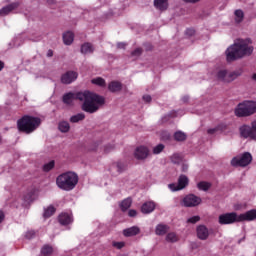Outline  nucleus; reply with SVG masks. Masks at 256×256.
Here are the masks:
<instances>
[{
	"mask_svg": "<svg viewBox=\"0 0 256 256\" xmlns=\"http://www.w3.org/2000/svg\"><path fill=\"white\" fill-rule=\"evenodd\" d=\"M64 45H73V41H75V34L71 31L64 32L62 35Z\"/></svg>",
	"mask_w": 256,
	"mask_h": 256,
	"instance_id": "20",
	"label": "nucleus"
},
{
	"mask_svg": "<svg viewBox=\"0 0 256 256\" xmlns=\"http://www.w3.org/2000/svg\"><path fill=\"white\" fill-rule=\"evenodd\" d=\"M235 15H236V23H241V21H243V17L245 16L243 13V10H236Z\"/></svg>",
	"mask_w": 256,
	"mask_h": 256,
	"instance_id": "38",
	"label": "nucleus"
},
{
	"mask_svg": "<svg viewBox=\"0 0 256 256\" xmlns=\"http://www.w3.org/2000/svg\"><path fill=\"white\" fill-rule=\"evenodd\" d=\"M256 219V209L249 210L244 214L238 216V221H255Z\"/></svg>",
	"mask_w": 256,
	"mask_h": 256,
	"instance_id": "15",
	"label": "nucleus"
},
{
	"mask_svg": "<svg viewBox=\"0 0 256 256\" xmlns=\"http://www.w3.org/2000/svg\"><path fill=\"white\" fill-rule=\"evenodd\" d=\"M42 255H52L53 254V247L50 245H44L41 249Z\"/></svg>",
	"mask_w": 256,
	"mask_h": 256,
	"instance_id": "34",
	"label": "nucleus"
},
{
	"mask_svg": "<svg viewBox=\"0 0 256 256\" xmlns=\"http://www.w3.org/2000/svg\"><path fill=\"white\" fill-rule=\"evenodd\" d=\"M171 161L175 164V165H179V163H181V161H183V157L180 156V154H173L170 157Z\"/></svg>",
	"mask_w": 256,
	"mask_h": 256,
	"instance_id": "35",
	"label": "nucleus"
},
{
	"mask_svg": "<svg viewBox=\"0 0 256 256\" xmlns=\"http://www.w3.org/2000/svg\"><path fill=\"white\" fill-rule=\"evenodd\" d=\"M3 67H5V64L2 61H0V71H3Z\"/></svg>",
	"mask_w": 256,
	"mask_h": 256,
	"instance_id": "56",
	"label": "nucleus"
},
{
	"mask_svg": "<svg viewBox=\"0 0 256 256\" xmlns=\"http://www.w3.org/2000/svg\"><path fill=\"white\" fill-rule=\"evenodd\" d=\"M240 136L243 139H253V126L243 125L239 128Z\"/></svg>",
	"mask_w": 256,
	"mask_h": 256,
	"instance_id": "14",
	"label": "nucleus"
},
{
	"mask_svg": "<svg viewBox=\"0 0 256 256\" xmlns=\"http://www.w3.org/2000/svg\"><path fill=\"white\" fill-rule=\"evenodd\" d=\"M19 131H22L23 133H33L39 125H41V118L39 117H33V116H23L20 120L17 122Z\"/></svg>",
	"mask_w": 256,
	"mask_h": 256,
	"instance_id": "4",
	"label": "nucleus"
},
{
	"mask_svg": "<svg viewBox=\"0 0 256 256\" xmlns=\"http://www.w3.org/2000/svg\"><path fill=\"white\" fill-rule=\"evenodd\" d=\"M79 77V74L75 71H68L61 76V83L64 85H71Z\"/></svg>",
	"mask_w": 256,
	"mask_h": 256,
	"instance_id": "12",
	"label": "nucleus"
},
{
	"mask_svg": "<svg viewBox=\"0 0 256 256\" xmlns=\"http://www.w3.org/2000/svg\"><path fill=\"white\" fill-rule=\"evenodd\" d=\"M253 54V46H251V40L249 39H237L226 50L227 61H237V59H243V57H249Z\"/></svg>",
	"mask_w": 256,
	"mask_h": 256,
	"instance_id": "2",
	"label": "nucleus"
},
{
	"mask_svg": "<svg viewBox=\"0 0 256 256\" xmlns=\"http://www.w3.org/2000/svg\"><path fill=\"white\" fill-rule=\"evenodd\" d=\"M241 72H229L227 70H220L217 72V79L222 83H232L237 77H240Z\"/></svg>",
	"mask_w": 256,
	"mask_h": 256,
	"instance_id": "7",
	"label": "nucleus"
},
{
	"mask_svg": "<svg viewBox=\"0 0 256 256\" xmlns=\"http://www.w3.org/2000/svg\"><path fill=\"white\" fill-rule=\"evenodd\" d=\"M0 141H1V137H0Z\"/></svg>",
	"mask_w": 256,
	"mask_h": 256,
	"instance_id": "60",
	"label": "nucleus"
},
{
	"mask_svg": "<svg viewBox=\"0 0 256 256\" xmlns=\"http://www.w3.org/2000/svg\"><path fill=\"white\" fill-rule=\"evenodd\" d=\"M139 233H141V229L138 226H132L123 230L124 237H135Z\"/></svg>",
	"mask_w": 256,
	"mask_h": 256,
	"instance_id": "17",
	"label": "nucleus"
},
{
	"mask_svg": "<svg viewBox=\"0 0 256 256\" xmlns=\"http://www.w3.org/2000/svg\"><path fill=\"white\" fill-rule=\"evenodd\" d=\"M115 147L111 144L104 146V153H110Z\"/></svg>",
	"mask_w": 256,
	"mask_h": 256,
	"instance_id": "44",
	"label": "nucleus"
},
{
	"mask_svg": "<svg viewBox=\"0 0 256 256\" xmlns=\"http://www.w3.org/2000/svg\"><path fill=\"white\" fill-rule=\"evenodd\" d=\"M70 123H79V121H85V113H78L70 117Z\"/></svg>",
	"mask_w": 256,
	"mask_h": 256,
	"instance_id": "26",
	"label": "nucleus"
},
{
	"mask_svg": "<svg viewBox=\"0 0 256 256\" xmlns=\"http://www.w3.org/2000/svg\"><path fill=\"white\" fill-rule=\"evenodd\" d=\"M236 117H251L256 113L255 101H244L237 105L234 111Z\"/></svg>",
	"mask_w": 256,
	"mask_h": 256,
	"instance_id": "5",
	"label": "nucleus"
},
{
	"mask_svg": "<svg viewBox=\"0 0 256 256\" xmlns=\"http://www.w3.org/2000/svg\"><path fill=\"white\" fill-rule=\"evenodd\" d=\"M117 47H118V49H125V47H127V44H125V43H123V42H119V43L117 44Z\"/></svg>",
	"mask_w": 256,
	"mask_h": 256,
	"instance_id": "49",
	"label": "nucleus"
},
{
	"mask_svg": "<svg viewBox=\"0 0 256 256\" xmlns=\"http://www.w3.org/2000/svg\"><path fill=\"white\" fill-rule=\"evenodd\" d=\"M252 161L253 155H251L249 152H244L232 158L230 165L232 167H247L248 165H251Z\"/></svg>",
	"mask_w": 256,
	"mask_h": 256,
	"instance_id": "6",
	"label": "nucleus"
},
{
	"mask_svg": "<svg viewBox=\"0 0 256 256\" xmlns=\"http://www.w3.org/2000/svg\"><path fill=\"white\" fill-rule=\"evenodd\" d=\"M91 83L93 85H98V87H105L106 83H105V79L101 78V77H97L91 80Z\"/></svg>",
	"mask_w": 256,
	"mask_h": 256,
	"instance_id": "33",
	"label": "nucleus"
},
{
	"mask_svg": "<svg viewBox=\"0 0 256 256\" xmlns=\"http://www.w3.org/2000/svg\"><path fill=\"white\" fill-rule=\"evenodd\" d=\"M3 219H5V214L0 211V223L3 221Z\"/></svg>",
	"mask_w": 256,
	"mask_h": 256,
	"instance_id": "52",
	"label": "nucleus"
},
{
	"mask_svg": "<svg viewBox=\"0 0 256 256\" xmlns=\"http://www.w3.org/2000/svg\"><path fill=\"white\" fill-rule=\"evenodd\" d=\"M169 231V226L165 224H159L156 226L155 233L156 235H165Z\"/></svg>",
	"mask_w": 256,
	"mask_h": 256,
	"instance_id": "25",
	"label": "nucleus"
},
{
	"mask_svg": "<svg viewBox=\"0 0 256 256\" xmlns=\"http://www.w3.org/2000/svg\"><path fill=\"white\" fill-rule=\"evenodd\" d=\"M252 80L255 81V83H256V73H254V74L252 75Z\"/></svg>",
	"mask_w": 256,
	"mask_h": 256,
	"instance_id": "57",
	"label": "nucleus"
},
{
	"mask_svg": "<svg viewBox=\"0 0 256 256\" xmlns=\"http://www.w3.org/2000/svg\"><path fill=\"white\" fill-rule=\"evenodd\" d=\"M235 221H239V217L237 213H226L219 216L220 225H231V223H235Z\"/></svg>",
	"mask_w": 256,
	"mask_h": 256,
	"instance_id": "10",
	"label": "nucleus"
},
{
	"mask_svg": "<svg viewBox=\"0 0 256 256\" xmlns=\"http://www.w3.org/2000/svg\"><path fill=\"white\" fill-rule=\"evenodd\" d=\"M169 137H171V135H169V134H166V139H169Z\"/></svg>",
	"mask_w": 256,
	"mask_h": 256,
	"instance_id": "59",
	"label": "nucleus"
},
{
	"mask_svg": "<svg viewBox=\"0 0 256 256\" xmlns=\"http://www.w3.org/2000/svg\"><path fill=\"white\" fill-rule=\"evenodd\" d=\"M53 55V50H48L47 57H51Z\"/></svg>",
	"mask_w": 256,
	"mask_h": 256,
	"instance_id": "54",
	"label": "nucleus"
},
{
	"mask_svg": "<svg viewBox=\"0 0 256 256\" xmlns=\"http://www.w3.org/2000/svg\"><path fill=\"white\" fill-rule=\"evenodd\" d=\"M166 241L168 243H177L179 241V237L175 232H170L166 235Z\"/></svg>",
	"mask_w": 256,
	"mask_h": 256,
	"instance_id": "29",
	"label": "nucleus"
},
{
	"mask_svg": "<svg viewBox=\"0 0 256 256\" xmlns=\"http://www.w3.org/2000/svg\"><path fill=\"white\" fill-rule=\"evenodd\" d=\"M199 191H209L211 189V183L206 181H201L197 184Z\"/></svg>",
	"mask_w": 256,
	"mask_h": 256,
	"instance_id": "31",
	"label": "nucleus"
},
{
	"mask_svg": "<svg viewBox=\"0 0 256 256\" xmlns=\"http://www.w3.org/2000/svg\"><path fill=\"white\" fill-rule=\"evenodd\" d=\"M54 167H55V161L52 160L44 164L43 171H45V173H49V171H51V169H53Z\"/></svg>",
	"mask_w": 256,
	"mask_h": 256,
	"instance_id": "36",
	"label": "nucleus"
},
{
	"mask_svg": "<svg viewBox=\"0 0 256 256\" xmlns=\"http://www.w3.org/2000/svg\"><path fill=\"white\" fill-rule=\"evenodd\" d=\"M134 157L138 161H145L149 157V148L147 146H139L134 150Z\"/></svg>",
	"mask_w": 256,
	"mask_h": 256,
	"instance_id": "11",
	"label": "nucleus"
},
{
	"mask_svg": "<svg viewBox=\"0 0 256 256\" xmlns=\"http://www.w3.org/2000/svg\"><path fill=\"white\" fill-rule=\"evenodd\" d=\"M128 215H129V217H137V211L136 210H129Z\"/></svg>",
	"mask_w": 256,
	"mask_h": 256,
	"instance_id": "48",
	"label": "nucleus"
},
{
	"mask_svg": "<svg viewBox=\"0 0 256 256\" xmlns=\"http://www.w3.org/2000/svg\"><path fill=\"white\" fill-rule=\"evenodd\" d=\"M218 129L217 128H212V129H208L207 133L208 135H215V133H217Z\"/></svg>",
	"mask_w": 256,
	"mask_h": 256,
	"instance_id": "47",
	"label": "nucleus"
},
{
	"mask_svg": "<svg viewBox=\"0 0 256 256\" xmlns=\"http://www.w3.org/2000/svg\"><path fill=\"white\" fill-rule=\"evenodd\" d=\"M58 129L61 131V133H69L71 125H69V122L67 121H61L58 124Z\"/></svg>",
	"mask_w": 256,
	"mask_h": 256,
	"instance_id": "24",
	"label": "nucleus"
},
{
	"mask_svg": "<svg viewBox=\"0 0 256 256\" xmlns=\"http://www.w3.org/2000/svg\"><path fill=\"white\" fill-rule=\"evenodd\" d=\"M174 117H177V112L176 111H171L168 113L166 116L162 118L163 123H167L169 119H174Z\"/></svg>",
	"mask_w": 256,
	"mask_h": 256,
	"instance_id": "37",
	"label": "nucleus"
},
{
	"mask_svg": "<svg viewBox=\"0 0 256 256\" xmlns=\"http://www.w3.org/2000/svg\"><path fill=\"white\" fill-rule=\"evenodd\" d=\"M183 101H184V103H187V101H189V97H187V96L184 97V98H183Z\"/></svg>",
	"mask_w": 256,
	"mask_h": 256,
	"instance_id": "58",
	"label": "nucleus"
},
{
	"mask_svg": "<svg viewBox=\"0 0 256 256\" xmlns=\"http://www.w3.org/2000/svg\"><path fill=\"white\" fill-rule=\"evenodd\" d=\"M189 185V178L186 175H180L178 178V184L172 183L169 184L168 187L172 191H181L185 189Z\"/></svg>",
	"mask_w": 256,
	"mask_h": 256,
	"instance_id": "9",
	"label": "nucleus"
},
{
	"mask_svg": "<svg viewBox=\"0 0 256 256\" xmlns=\"http://www.w3.org/2000/svg\"><path fill=\"white\" fill-rule=\"evenodd\" d=\"M112 245L116 249H123L125 247V242H113Z\"/></svg>",
	"mask_w": 256,
	"mask_h": 256,
	"instance_id": "43",
	"label": "nucleus"
},
{
	"mask_svg": "<svg viewBox=\"0 0 256 256\" xmlns=\"http://www.w3.org/2000/svg\"><path fill=\"white\" fill-rule=\"evenodd\" d=\"M174 139L178 142L187 141V134L183 131H176L174 133Z\"/></svg>",
	"mask_w": 256,
	"mask_h": 256,
	"instance_id": "27",
	"label": "nucleus"
},
{
	"mask_svg": "<svg viewBox=\"0 0 256 256\" xmlns=\"http://www.w3.org/2000/svg\"><path fill=\"white\" fill-rule=\"evenodd\" d=\"M153 211H155V202L153 201H148L141 207V212L144 213V215H149V213H153Z\"/></svg>",
	"mask_w": 256,
	"mask_h": 256,
	"instance_id": "19",
	"label": "nucleus"
},
{
	"mask_svg": "<svg viewBox=\"0 0 256 256\" xmlns=\"http://www.w3.org/2000/svg\"><path fill=\"white\" fill-rule=\"evenodd\" d=\"M19 5H20L19 2H13L3 7L2 9H0L1 17H5V15H9V13H11V11H15V9L19 7Z\"/></svg>",
	"mask_w": 256,
	"mask_h": 256,
	"instance_id": "16",
	"label": "nucleus"
},
{
	"mask_svg": "<svg viewBox=\"0 0 256 256\" xmlns=\"http://www.w3.org/2000/svg\"><path fill=\"white\" fill-rule=\"evenodd\" d=\"M58 221L60 225H69L70 223H73V217L67 213H62L59 215Z\"/></svg>",
	"mask_w": 256,
	"mask_h": 256,
	"instance_id": "21",
	"label": "nucleus"
},
{
	"mask_svg": "<svg viewBox=\"0 0 256 256\" xmlns=\"http://www.w3.org/2000/svg\"><path fill=\"white\" fill-rule=\"evenodd\" d=\"M55 211H56V209L53 207V205H50V206H48L45 210H44V217L46 218V219H48L49 217H51V216H53V215H55Z\"/></svg>",
	"mask_w": 256,
	"mask_h": 256,
	"instance_id": "32",
	"label": "nucleus"
},
{
	"mask_svg": "<svg viewBox=\"0 0 256 256\" xmlns=\"http://www.w3.org/2000/svg\"><path fill=\"white\" fill-rule=\"evenodd\" d=\"M123 90V84L119 81H112L108 84V91L110 93H119Z\"/></svg>",
	"mask_w": 256,
	"mask_h": 256,
	"instance_id": "18",
	"label": "nucleus"
},
{
	"mask_svg": "<svg viewBox=\"0 0 256 256\" xmlns=\"http://www.w3.org/2000/svg\"><path fill=\"white\" fill-rule=\"evenodd\" d=\"M163 149H165V145L163 144H158L153 148V154L154 155H159V153H162Z\"/></svg>",
	"mask_w": 256,
	"mask_h": 256,
	"instance_id": "39",
	"label": "nucleus"
},
{
	"mask_svg": "<svg viewBox=\"0 0 256 256\" xmlns=\"http://www.w3.org/2000/svg\"><path fill=\"white\" fill-rule=\"evenodd\" d=\"M77 183H79V175L73 171L64 172L56 178V185L62 191H73Z\"/></svg>",
	"mask_w": 256,
	"mask_h": 256,
	"instance_id": "3",
	"label": "nucleus"
},
{
	"mask_svg": "<svg viewBox=\"0 0 256 256\" xmlns=\"http://www.w3.org/2000/svg\"><path fill=\"white\" fill-rule=\"evenodd\" d=\"M62 101L68 107H73L75 101H80L82 111L90 114L97 113L105 105V97L91 91L68 92L63 95Z\"/></svg>",
	"mask_w": 256,
	"mask_h": 256,
	"instance_id": "1",
	"label": "nucleus"
},
{
	"mask_svg": "<svg viewBox=\"0 0 256 256\" xmlns=\"http://www.w3.org/2000/svg\"><path fill=\"white\" fill-rule=\"evenodd\" d=\"M196 235L200 241H207L209 239V229L205 225H199L196 228Z\"/></svg>",
	"mask_w": 256,
	"mask_h": 256,
	"instance_id": "13",
	"label": "nucleus"
},
{
	"mask_svg": "<svg viewBox=\"0 0 256 256\" xmlns=\"http://www.w3.org/2000/svg\"><path fill=\"white\" fill-rule=\"evenodd\" d=\"M80 51L82 55H87L89 53H93L95 51V47H93V44L86 42L81 45Z\"/></svg>",
	"mask_w": 256,
	"mask_h": 256,
	"instance_id": "23",
	"label": "nucleus"
},
{
	"mask_svg": "<svg viewBox=\"0 0 256 256\" xmlns=\"http://www.w3.org/2000/svg\"><path fill=\"white\" fill-rule=\"evenodd\" d=\"M143 54L142 48H136L134 51L131 52V57H141Z\"/></svg>",
	"mask_w": 256,
	"mask_h": 256,
	"instance_id": "40",
	"label": "nucleus"
},
{
	"mask_svg": "<svg viewBox=\"0 0 256 256\" xmlns=\"http://www.w3.org/2000/svg\"><path fill=\"white\" fill-rule=\"evenodd\" d=\"M113 169H116L118 173H123L127 169V165L123 162H116L112 165Z\"/></svg>",
	"mask_w": 256,
	"mask_h": 256,
	"instance_id": "30",
	"label": "nucleus"
},
{
	"mask_svg": "<svg viewBox=\"0 0 256 256\" xmlns=\"http://www.w3.org/2000/svg\"><path fill=\"white\" fill-rule=\"evenodd\" d=\"M142 99L145 103H151L152 101L151 95H144Z\"/></svg>",
	"mask_w": 256,
	"mask_h": 256,
	"instance_id": "46",
	"label": "nucleus"
},
{
	"mask_svg": "<svg viewBox=\"0 0 256 256\" xmlns=\"http://www.w3.org/2000/svg\"><path fill=\"white\" fill-rule=\"evenodd\" d=\"M26 239H33V237H35V231L31 230L28 231L25 235Z\"/></svg>",
	"mask_w": 256,
	"mask_h": 256,
	"instance_id": "45",
	"label": "nucleus"
},
{
	"mask_svg": "<svg viewBox=\"0 0 256 256\" xmlns=\"http://www.w3.org/2000/svg\"><path fill=\"white\" fill-rule=\"evenodd\" d=\"M198 221H201V217L193 216L187 220V223H192L194 225L195 223H198Z\"/></svg>",
	"mask_w": 256,
	"mask_h": 256,
	"instance_id": "41",
	"label": "nucleus"
},
{
	"mask_svg": "<svg viewBox=\"0 0 256 256\" xmlns=\"http://www.w3.org/2000/svg\"><path fill=\"white\" fill-rule=\"evenodd\" d=\"M202 202L203 200L201 199V197L195 194H188L182 200V204L184 205V207H197L201 205Z\"/></svg>",
	"mask_w": 256,
	"mask_h": 256,
	"instance_id": "8",
	"label": "nucleus"
},
{
	"mask_svg": "<svg viewBox=\"0 0 256 256\" xmlns=\"http://www.w3.org/2000/svg\"><path fill=\"white\" fill-rule=\"evenodd\" d=\"M154 7H156L158 11H167L169 2L168 0H154Z\"/></svg>",
	"mask_w": 256,
	"mask_h": 256,
	"instance_id": "22",
	"label": "nucleus"
},
{
	"mask_svg": "<svg viewBox=\"0 0 256 256\" xmlns=\"http://www.w3.org/2000/svg\"><path fill=\"white\" fill-rule=\"evenodd\" d=\"M24 199H25V202H26V203H31V201H33V200L29 199V197H28V196H25V198H24Z\"/></svg>",
	"mask_w": 256,
	"mask_h": 256,
	"instance_id": "55",
	"label": "nucleus"
},
{
	"mask_svg": "<svg viewBox=\"0 0 256 256\" xmlns=\"http://www.w3.org/2000/svg\"><path fill=\"white\" fill-rule=\"evenodd\" d=\"M187 33L190 34V35H194V34H195V30H193V29H188V30H187Z\"/></svg>",
	"mask_w": 256,
	"mask_h": 256,
	"instance_id": "53",
	"label": "nucleus"
},
{
	"mask_svg": "<svg viewBox=\"0 0 256 256\" xmlns=\"http://www.w3.org/2000/svg\"><path fill=\"white\" fill-rule=\"evenodd\" d=\"M184 3H199L201 0H183Z\"/></svg>",
	"mask_w": 256,
	"mask_h": 256,
	"instance_id": "50",
	"label": "nucleus"
},
{
	"mask_svg": "<svg viewBox=\"0 0 256 256\" xmlns=\"http://www.w3.org/2000/svg\"><path fill=\"white\" fill-rule=\"evenodd\" d=\"M132 203H133V200L131 198L124 199L120 204L121 210L127 211V209L131 207Z\"/></svg>",
	"mask_w": 256,
	"mask_h": 256,
	"instance_id": "28",
	"label": "nucleus"
},
{
	"mask_svg": "<svg viewBox=\"0 0 256 256\" xmlns=\"http://www.w3.org/2000/svg\"><path fill=\"white\" fill-rule=\"evenodd\" d=\"M187 169H189V166L187 164H183L182 171L185 173V172H187Z\"/></svg>",
	"mask_w": 256,
	"mask_h": 256,
	"instance_id": "51",
	"label": "nucleus"
},
{
	"mask_svg": "<svg viewBox=\"0 0 256 256\" xmlns=\"http://www.w3.org/2000/svg\"><path fill=\"white\" fill-rule=\"evenodd\" d=\"M252 140L256 141V120L252 122Z\"/></svg>",
	"mask_w": 256,
	"mask_h": 256,
	"instance_id": "42",
	"label": "nucleus"
}]
</instances>
